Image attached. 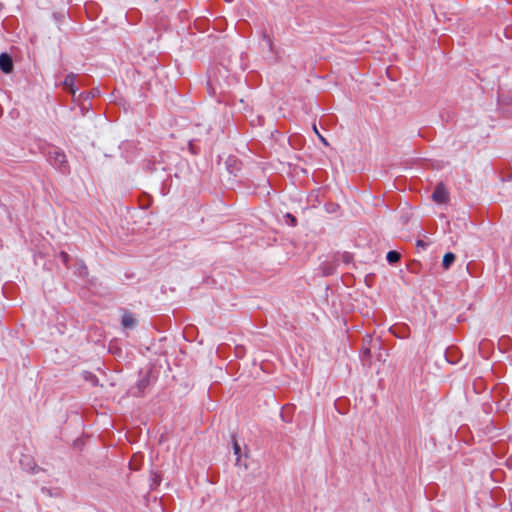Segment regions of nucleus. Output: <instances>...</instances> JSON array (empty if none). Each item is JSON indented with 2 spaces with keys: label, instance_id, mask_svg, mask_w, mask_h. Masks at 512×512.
<instances>
[{
  "label": "nucleus",
  "instance_id": "f257e3e1",
  "mask_svg": "<svg viewBox=\"0 0 512 512\" xmlns=\"http://www.w3.org/2000/svg\"><path fill=\"white\" fill-rule=\"evenodd\" d=\"M47 159L49 163L62 174H68L70 172L66 155L61 149L57 147L50 148L47 152Z\"/></svg>",
  "mask_w": 512,
  "mask_h": 512
},
{
  "label": "nucleus",
  "instance_id": "f03ea898",
  "mask_svg": "<svg viewBox=\"0 0 512 512\" xmlns=\"http://www.w3.org/2000/svg\"><path fill=\"white\" fill-rule=\"evenodd\" d=\"M432 199L438 204H445L449 200V192L443 183H438L432 193Z\"/></svg>",
  "mask_w": 512,
  "mask_h": 512
},
{
  "label": "nucleus",
  "instance_id": "7ed1b4c3",
  "mask_svg": "<svg viewBox=\"0 0 512 512\" xmlns=\"http://www.w3.org/2000/svg\"><path fill=\"white\" fill-rule=\"evenodd\" d=\"M76 74L74 73H70L68 74L64 81H63V86L64 88L66 89V91L68 93H70L73 97H75L76 95V92H77V87H76Z\"/></svg>",
  "mask_w": 512,
  "mask_h": 512
},
{
  "label": "nucleus",
  "instance_id": "20e7f679",
  "mask_svg": "<svg viewBox=\"0 0 512 512\" xmlns=\"http://www.w3.org/2000/svg\"><path fill=\"white\" fill-rule=\"evenodd\" d=\"M338 266L337 260L333 259L331 261H324L320 265V270L323 276H329L334 274L336 268Z\"/></svg>",
  "mask_w": 512,
  "mask_h": 512
},
{
  "label": "nucleus",
  "instance_id": "39448f33",
  "mask_svg": "<svg viewBox=\"0 0 512 512\" xmlns=\"http://www.w3.org/2000/svg\"><path fill=\"white\" fill-rule=\"evenodd\" d=\"M0 69L8 74L10 72H12L13 70V62H12V59L11 57L6 54V53H2L0 55Z\"/></svg>",
  "mask_w": 512,
  "mask_h": 512
},
{
  "label": "nucleus",
  "instance_id": "423d86ee",
  "mask_svg": "<svg viewBox=\"0 0 512 512\" xmlns=\"http://www.w3.org/2000/svg\"><path fill=\"white\" fill-rule=\"evenodd\" d=\"M150 385V376L146 374L143 376L137 383H136V389L137 391L133 392L134 396H141L145 389Z\"/></svg>",
  "mask_w": 512,
  "mask_h": 512
},
{
  "label": "nucleus",
  "instance_id": "0eeeda50",
  "mask_svg": "<svg viewBox=\"0 0 512 512\" xmlns=\"http://www.w3.org/2000/svg\"><path fill=\"white\" fill-rule=\"evenodd\" d=\"M456 260V256L454 253L452 252H448L444 255L443 257V261H442V266L445 270H448L451 265L455 262Z\"/></svg>",
  "mask_w": 512,
  "mask_h": 512
},
{
  "label": "nucleus",
  "instance_id": "6e6552de",
  "mask_svg": "<svg viewBox=\"0 0 512 512\" xmlns=\"http://www.w3.org/2000/svg\"><path fill=\"white\" fill-rule=\"evenodd\" d=\"M135 319L133 318L132 314L125 313L122 316L121 324L124 328H133L135 326Z\"/></svg>",
  "mask_w": 512,
  "mask_h": 512
},
{
  "label": "nucleus",
  "instance_id": "1a4fd4ad",
  "mask_svg": "<svg viewBox=\"0 0 512 512\" xmlns=\"http://www.w3.org/2000/svg\"><path fill=\"white\" fill-rule=\"evenodd\" d=\"M401 258V254L398 251L391 250L387 253L386 259L389 264L397 263Z\"/></svg>",
  "mask_w": 512,
  "mask_h": 512
},
{
  "label": "nucleus",
  "instance_id": "9d476101",
  "mask_svg": "<svg viewBox=\"0 0 512 512\" xmlns=\"http://www.w3.org/2000/svg\"><path fill=\"white\" fill-rule=\"evenodd\" d=\"M233 451H234V454L237 456L236 458V464L237 465H240V453H241V447L240 445L238 444V442L234 439L233 441Z\"/></svg>",
  "mask_w": 512,
  "mask_h": 512
},
{
  "label": "nucleus",
  "instance_id": "9b49d317",
  "mask_svg": "<svg viewBox=\"0 0 512 512\" xmlns=\"http://www.w3.org/2000/svg\"><path fill=\"white\" fill-rule=\"evenodd\" d=\"M58 257L61 260V262L68 268L69 267V260H70L69 254L66 253L65 251H61L59 253Z\"/></svg>",
  "mask_w": 512,
  "mask_h": 512
},
{
  "label": "nucleus",
  "instance_id": "f8f14e48",
  "mask_svg": "<svg viewBox=\"0 0 512 512\" xmlns=\"http://www.w3.org/2000/svg\"><path fill=\"white\" fill-rule=\"evenodd\" d=\"M263 40L265 41L268 49L270 51H272L273 50V41H272L271 37L264 33L263 34Z\"/></svg>",
  "mask_w": 512,
  "mask_h": 512
},
{
  "label": "nucleus",
  "instance_id": "ddd939ff",
  "mask_svg": "<svg viewBox=\"0 0 512 512\" xmlns=\"http://www.w3.org/2000/svg\"><path fill=\"white\" fill-rule=\"evenodd\" d=\"M87 273H88L87 266L83 262H81L79 269H78V274L80 276H85V275H87Z\"/></svg>",
  "mask_w": 512,
  "mask_h": 512
},
{
  "label": "nucleus",
  "instance_id": "4468645a",
  "mask_svg": "<svg viewBox=\"0 0 512 512\" xmlns=\"http://www.w3.org/2000/svg\"><path fill=\"white\" fill-rule=\"evenodd\" d=\"M429 245V242H425L424 240H417L416 246L422 249H426Z\"/></svg>",
  "mask_w": 512,
  "mask_h": 512
},
{
  "label": "nucleus",
  "instance_id": "2eb2a0df",
  "mask_svg": "<svg viewBox=\"0 0 512 512\" xmlns=\"http://www.w3.org/2000/svg\"><path fill=\"white\" fill-rule=\"evenodd\" d=\"M41 491H42L43 494H46L48 496H53V493H52L51 489H49V488L43 487L41 489Z\"/></svg>",
  "mask_w": 512,
  "mask_h": 512
},
{
  "label": "nucleus",
  "instance_id": "dca6fc26",
  "mask_svg": "<svg viewBox=\"0 0 512 512\" xmlns=\"http://www.w3.org/2000/svg\"><path fill=\"white\" fill-rule=\"evenodd\" d=\"M342 259L345 263H349L350 259H351V255L349 253H344L342 255Z\"/></svg>",
  "mask_w": 512,
  "mask_h": 512
},
{
  "label": "nucleus",
  "instance_id": "f3484780",
  "mask_svg": "<svg viewBox=\"0 0 512 512\" xmlns=\"http://www.w3.org/2000/svg\"><path fill=\"white\" fill-rule=\"evenodd\" d=\"M287 217L290 218V222L292 223L293 226H295L297 223L296 218L294 216H292L291 214H287Z\"/></svg>",
  "mask_w": 512,
  "mask_h": 512
},
{
  "label": "nucleus",
  "instance_id": "a211bd4d",
  "mask_svg": "<svg viewBox=\"0 0 512 512\" xmlns=\"http://www.w3.org/2000/svg\"><path fill=\"white\" fill-rule=\"evenodd\" d=\"M362 353H363L364 357H369L370 356V348H364Z\"/></svg>",
  "mask_w": 512,
  "mask_h": 512
},
{
  "label": "nucleus",
  "instance_id": "6ab92c4d",
  "mask_svg": "<svg viewBox=\"0 0 512 512\" xmlns=\"http://www.w3.org/2000/svg\"><path fill=\"white\" fill-rule=\"evenodd\" d=\"M318 137H319V139L321 140V142H322L324 145H326V146H328V145H329V143L327 142V140H326L322 135H319Z\"/></svg>",
  "mask_w": 512,
  "mask_h": 512
},
{
  "label": "nucleus",
  "instance_id": "aec40b11",
  "mask_svg": "<svg viewBox=\"0 0 512 512\" xmlns=\"http://www.w3.org/2000/svg\"><path fill=\"white\" fill-rule=\"evenodd\" d=\"M36 468L38 469L37 465H36V464H33V467H31V470H32L33 472H36Z\"/></svg>",
  "mask_w": 512,
  "mask_h": 512
},
{
  "label": "nucleus",
  "instance_id": "412c9836",
  "mask_svg": "<svg viewBox=\"0 0 512 512\" xmlns=\"http://www.w3.org/2000/svg\"><path fill=\"white\" fill-rule=\"evenodd\" d=\"M313 129H314L315 133H316L318 136H319V135H321V134L318 132V130H317V128H316V125H314V126H313Z\"/></svg>",
  "mask_w": 512,
  "mask_h": 512
}]
</instances>
